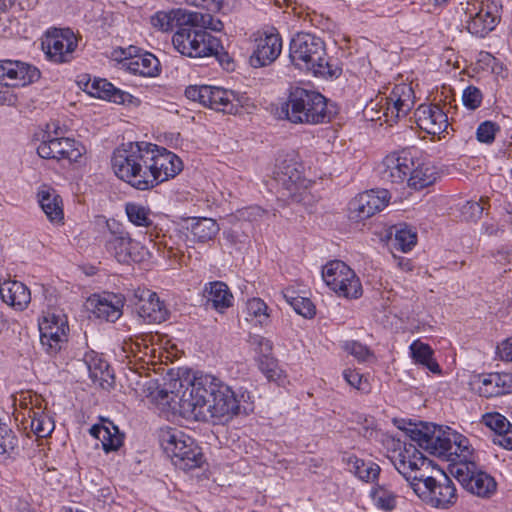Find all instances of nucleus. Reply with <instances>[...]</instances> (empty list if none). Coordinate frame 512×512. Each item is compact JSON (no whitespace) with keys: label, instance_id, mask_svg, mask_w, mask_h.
Here are the masks:
<instances>
[{"label":"nucleus","instance_id":"obj_1","mask_svg":"<svg viewBox=\"0 0 512 512\" xmlns=\"http://www.w3.org/2000/svg\"><path fill=\"white\" fill-rule=\"evenodd\" d=\"M111 161L115 175L139 191L151 190L183 169L176 154L147 142L122 144Z\"/></svg>","mask_w":512,"mask_h":512},{"label":"nucleus","instance_id":"obj_2","mask_svg":"<svg viewBox=\"0 0 512 512\" xmlns=\"http://www.w3.org/2000/svg\"><path fill=\"white\" fill-rule=\"evenodd\" d=\"M162 399L176 409L180 415L188 420L208 421L209 419H222L240 413V402L234 391L220 379L212 375L195 377L181 392L168 393L160 391Z\"/></svg>","mask_w":512,"mask_h":512},{"label":"nucleus","instance_id":"obj_3","mask_svg":"<svg viewBox=\"0 0 512 512\" xmlns=\"http://www.w3.org/2000/svg\"><path fill=\"white\" fill-rule=\"evenodd\" d=\"M391 461L425 503L447 509L456 502V488L452 480L440 469H437L439 479L430 475V470L435 469L433 461L426 458L414 444L405 443L403 449L391 457Z\"/></svg>","mask_w":512,"mask_h":512},{"label":"nucleus","instance_id":"obj_4","mask_svg":"<svg viewBox=\"0 0 512 512\" xmlns=\"http://www.w3.org/2000/svg\"><path fill=\"white\" fill-rule=\"evenodd\" d=\"M320 93L299 86H290L286 100L274 110L277 118L293 124H317L320 122Z\"/></svg>","mask_w":512,"mask_h":512},{"label":"nucleus","instance_id":"obj_5","mask_svg":"<svg viewBox=\"0 0 512 512\" xmlns=\"http://www.w3.org/2000/svg\"><path fill=\"white\" fill-rule=\"evenodd\" d=\"M159 440L166 455L175 467L191 470L203 463V454L194 439L177 428L160 431Z\"/></svg>","mask_w":512,"mask_h":512},{"label":"nucleus","instance_id":"obj_6","mask_svg":"<svg viewBox=\"0 0 512 512\" xmlns=\"http://www.w3.org/2000/svg\"><path fill=\"white\" fill-rule=\"evenodd\" d=\"M273 173L278 192L283 199L294 202L305 201L307 190L312 182L303 177L302 165L293 153L281 157Z\"/></svg>","mask_w":512,"mask_h":512},{"label":"nucleus","instance_id":"obj_7","mask_svg":"<svg viewBox=\"0 0 512 512\" xmlns=\"http://www.w3.org/2000/svg\"><path fill=\"white\" fill-rule=\"evenodd\" d=\"M177 29L172 42L175 49L184 56L201 58L219 55L223 47L219 40L196 26L172 25L168 31Z\"/></svg>","mask_w":512,"mask_h":512},{"label":"nucleus","instance_id":"obj_8","mask_svg":"<svg viewBox=\"0 0 512 512\" xmlns=\"http://www.w3.org/2000/svg\"><path fill=\"white\" fill-rule=\"evenodd\" d=\"M151 23L164 32H167L172 25L196 26L204 31L210 29L215 32H220L224 28L223 22L209 13L194 12L183 8L159 11L151 18Z\"/></svg>","mask_w":512,"mask_h":512},{"label":"nucleus","instance_id":"obj_9","mask_svg":"<svg viewBox=\"0 0 512 512\" xmlns=\"http://www.w3.org/2000/svg\"><path fill=\"white\" fill-rule=\"evenodd\" d=\"M322 280L338 297L358 299L363 289L356 273L343 261L333 260L322 267Z\"/></svg>","mask_w":512,"mask_h":512},{"label":"nucleus","instance_id":"obj_10","mask_svg":"<svg viewBox=\"0 0 512 512\" xmlns=\"http://www.w3.org/2000/svg\"><path fill=\"white\" fill-rule=\"evenodd\" d=\"M449 471L465 490L476 496L487 498L496 491L495 480L487 473L478 470L474 461L450 464Z\"/></svg>","mask_w":512,"mask_h":512},{"label":"nucleus","instance_id":"obj_11","mask_svg":"<svg viewBox=\"0 0 512 512\" xmlns=\"http://www.w3.org/2000/svg\"><path fill=\"white\" fill-rule=\"evenodd\" d=\"M410 439L431 455L451 460V433L436 425L421 424L409 430Z\"/></svg>","mask_w":512,"mask_h":512},{"label":"nucleus","instance_id":"obj_12","mask_svg":"<svg viewBox=\"0 0 512 512\" xmlns=\"http://www.w3.org/2000/svg\"><path fill=\"white\" fill-rule=\"evenodd\" d=\"M69 330L67 316L62 312L48 311L39 322L40 343L47 354L56 355L67 341Z\"/></svg>","mask_w":512,"mask_h":512},{"label":"nucleus","instance_id":"obj_13","mask_svg":"<svg viewBox=\"0 0 512 512\" xmlns=\"http://www.w3.org/2000/svg\"><path fill=\"white\" fill-rule=\"evenodd\" d=\"M317 38L308 33L297 34L290 43V58L299 69L311 72L313 76L320 73V53Z\"/></svg>","mask_w":512,"mask_h":512},{"label":"nucleus","instance_id":"obj_14","mask_svg":"<svg viewBox=\"0 0 512 512\" xmlns=\"http://www.w3.org/2000/svg\"><path fill=\"white\" fill-rule=\"evenodd\" d=\"M281 50L282 40L275 28L258 32L250 64L254 68L268 66L279 57Z\"/></svg>","mask_w":512,"mask_h":512},{"label":"nucleus","instance_id":"obj_15","mask_svg":"<svg viewBox=\"0 0 512 512\" xmlns=\"http://www.w3.org/2000/svg\"><path fill=\"white\" fill-rule=\"evenodd\" d=\"M501 0H482L479 10L467 21L466 28L472 35L485 37L501 19Z\"/></svg>","mask_w":512,"mask_h":512},{"label":"nucleus","instance_id":"obj_16","mask_svg":"<svg viewBox=\"0 0 512 512\" xmlns=\"http://www.w3.org/2000/svg\"><path fill=\"white\" fill-rule=\"evenodd\" d=\"M412 151L402 150L387 155L379 165V175L383 181L391 183H403L410 177L414 166Z\"/></svg>","mask_w":512,"mask_h":512},{"label":"nucleus","instance_id":"obj_17","mask_svg":"<svg viewBox=\"0 0 512 512\" xmlns=\"http://www.w3.org/2000/svg\"><path fill=\"white\" fill-rule=\"evenodd\" d=\"M85 152V147L71 138H49L37 148L41 158L77 162Z\"/></svg>","mask_w":512,"mask_h":512},{"label":"nucleus","instance_id":"obj_18","mask_svg":"<svg viewBox=\"0 0 512 512\" xmlns=\"http://www.w3.org/2000/svg\"><path fill=\"white\" fill-rule=\"evenodd\" d=\"M389 198V192L386 189L363 192L349 203L350 217L356 220L368 219L383 210L387 206Z\"/></svg>","mask_w":512,"mask_h":512},{"label":"nucleus","instance_id":"obj_19","mask_svg":"<svg viewBox=\"0 0 512 512\" xmlns=\"http://www.w3.org/2000/svg\"><path fill=\"white\" fill-rule=\"evenodd\" d=\"M39 78L40 71L35 66L17 60H0V82L6 86H25Z\"/></svg>","mask_w":512,"mask_h":512},{"label":"nucleus","instance_id":"obj_20","mask_svg":"<svg viewBox=\"0 0 512 512\" xmlns=\"http://www.w3.org/2000/svg\"><path fill=\"white\" fill-rule=\"evenodd\" d=\"M411 88L407 85H396L388 97L381 96L380 102L383 108L380 112L384 116V123L392 126L400 117L409 112Z\"/></svg>","mask_w":512,"mask_h":512},{"label":"nucleus","instance_id":"obj_21","mask_svg":"<svg viewBox=\"0 0 512 512\" xmlns=\"http://www.w3.org/2000/svg\"><path fill=\"white\" fill-rule=\"evenodd\" d=\"M473 389L482 397L491 398L512 393V373H487L474 377Z\"/></svg>","mask_w":512,"mask_h":512},{"label":"nucleus","instance_id":"obj_22","mask_svg":"<svg viewBox=\"0 0 512 512\" xmlns=\"http://www.w3.org/2000/svg\"><path fill=\"white\" fill-rule=\"evenodd\" d=\"M46 56L55 63L69 62L77 47V40L73 33L56 32L48 34L42 42Z\"/></svg>","mask_w":512,"mask_h":512},{"label":"nucleus","instance_id":"obj_23","mask_svg":"<svg viewBox=\"0 0 512 512\" xmlns=\"http://www.w3.org/2000/svg\"><path fill=\"white\" fill-rule=\"evenodd\" d=\"M134 299L137 313L145 322L161 323L167 319L168 311L155 292L149 289H138Z\"/></svg>","mask_w":512,"mask_h":512},{"label":"nucleus","instance_id":"obj_24","mask_svg":"<svg viewBox=\"0 0 512 512\" xmlns=\"http://www.w3.org/2000/svg\"><path fill=\"white\" fill-rule=\"evenodd\" d=\"M140 243L133 240L129 233L124 231L110 232L105 241L106 251L115 257L119 263L141 262L144 253L131 251L132 247H139Z\"/></svg>","mask_w":512,"mask_h":512},{"label":"nucleus","instance_id":"obj_25","mask_svg":"<svg viewBox=\"0 0 512 512\" xmlns=\"http://www.w3.org/2000/svg\"><path fill=\"white\" fill-rule=\"evenodd\" d=\"M245 98L238 93L221 87L208 86L204 106L227 114H236L243 107Z\"/></svg>","mask_w":512,"mask_h":512},{"label":"nucleus","instance_id":"obj_26","mask_svg":"<svg viewBox=\"0 0 512 512\" xmlns=\"http://www.w3.org/2000/svg\"><path fill=\"white\" fill-rule=\"evenodd\" d=\"M416 117L419 127L428 134L439 135L449 126L447 114L439 104L420 105Z\"/></svg>","mask_w":512,"mask_h":512},{"label":"nucleus","instance_id":"obj_27","mask_svg":"<svg viewBox=\"0 0 512 512\" xmlns=\"http://www.w3.org/2000/svg\"><path fill=\"white\" fill-rule=\"evenodd\" d=\"M203 296L206 299V306L219 313H224L233 304V295L227 284L222 281L207 283L203 290Z\"/></svg>","mask_w":512,"mask_h":512},{"label":"nucleus","instance_id":"obj_28","mask_svg":"<svg viewBox=\"0 0 512 512\" xmlns=\"http://www.w3.org/2000/svg\"><path fill=\"white\" fill-rule=\"evenodd\" d=\"M483 422L492 430L494 444L512 450V425L503 415L499 413L485 414Z\"/></svg>","mask_w":512,"mask_h":512},{"label":"nucleus","instance_id":"obj_29","mask_svg":"<svg viewBox=\"0 0 512 512\" xmlns=\"http://www.w3.org/2000/svg\"><path fill=\"white\" fill-rule=\"evenodd\" d=\"M90 434L101 442L106 453L117 451L123 444L124 435L110 420H102L90 428Z\"/></svg>","mask_w":512,"mask_h":512},{"label":"nucleus","instance_id":"obj_30","mask_svg":"<svg viewBox=\"0 0 512 512\" xmlns=\"http://www.w3.org/2000/svg\"><path fill=\"white\" fill-rule=\"evenodd\" d=\"M0 295L3 302L19 311H23L31 301L28 287L15 280L1 283Z\"/></svg>","mask_w":512,"mask_h":512},{"label":"nucleus","instance_id":"obj_31","mask_svg":"<svg viewBox=\"0 0 512 512\" xmlns=\"http://www.w3.org/2000/svg\"><path fill=\"white\" fill-rule=\"evenodd\" d=\"M85 91L94 97L105 99L117 104H124L130 102L132 96L118 88L106 79H90L85 83Z\"/></svg>","mask_w":512,"mask_h":512},{"label":"nucleus","instance_id":"obj_32","mask_svg":"<svg viewBox=\"0 0 512 512\" xmlns=\"http://www.w3.org/2000/svg\"><path fill=\"white\" fill-rule=\"evenodd\" d=\"M438 177L437 168L430 162L414 157V166L411 169L407 184L414 190H421L435 183Z\"/></svg>","mask_w":512,"mask_h":512},{"label":"nucleus","instance_id":"obj_33","mask_svg":"<svg viewBox=\"0 0 512 512\" xmlns=\"http://www.w3.org/2000/svg\"><path fill=\"white\" fill-rule=\"evenodd\" d=\"M342 461L347 469L362 481L372 483L380 475L381 468L378 464L372 461L365 462L351 453H344Z\"/></svg>","mask_w":512,"mask_h":512},{"label":"nucleus","instance_id":"obj_34","mask_svg":"<svg viewBox=\"0 0 512 512\" xmlns=\"http://www.w3.org/2000/svg\"><path fill=\"white\" fill-rule=\"evenodd\" d=\"M123 66L131 73L145 77H155L160 71L159 60L148 52L126 58Z\"/></svg>","mask_w":512,"mask_h":512},{"label":"nucleus","instance_id":"obj_35","mask_svg":"<svg viewBox=\"0 0 512 512\" xmlns=\"http://www.w3.org/2000/svg\"><path fill=\"white\" fill-rule=\"evenodd\" d=\"M38 202L51 222L58 223L63 220L62 199L54 189L42 187L38 192Z\"/></svg>","mask_w":512,"mask_h":512},{"label":"nucleus","instance_id":"obj_36","mask_svg":"<svg viewBox=\"0 0 512 512\" xmlns=\"http://www.w3.org/2000/svg\"><path fill=\"white\" fill-rule=\"evenodd\" d=\"M192 235V241L196 243L206 244L213 241L220 231V227L216 220L207 217L193 218L188 227Z\"/></svg>","mask_w":512,"mask_h":512},{"label":"nucleus","instance_id":"obj_37","mask_svg":"<svg viewBox=\"0 0 512 512\" xmlns=\"http://www.w3.org/2000/svg\"><path fill=\"white\" fill-rule=\"evenodd\" d=\"M373 505L384 512H392L396 509L398 495L385 484H376L370 491Z\"/></svg>","mask_w":512,"mask_h":512},{"label":"nucleus","instance_id":"obj_38","mask_svg":"<svg viewBox=\"0 0 512 512\" xmlns=\"http://www.w3.org/2000/svg\"><path fill=\"white\" fill-rule=\"evenodd\" d=\"M410 352L415 363L426 367L434 374L441 373V368L433 357L434 351L428 344L416 340L410 345Z\"/></svg>","mask_w":512,"mask_h":512},{"label":"nucleus","instance_id":"obj_39","mask_svg":"<svg viewBox=\"0 0 512 512\" xmlns=\"http://www.w3.org/2000/svg\"><path fill=\"white\" fill-rule=\"evenodd\" d=\"M92 312L95 317L108 321H116L122 314L119 306L112 303L105 297L94 296L89 300Z\"/></svg>","mask_w":512,"mask_h":512},{"label":"nucleus","instance_id":"obj_40","mask_svg":"<svg viewBox=\"0 0 512 512\" xmlns=\"http://www.w3.org/2000/svg\"><path fill=\"white\" fill-rule=\"evenodd\" d=\"M27 416L30 419L31 430L38 437L45 438L53 432L55 428L54 421L43 411H35L31 408L28 410Z\"/></svg>","mask_w":512,"mask_h":512},{"label":"nucleus","instance_id":"obj_41","mask_svg":"<svg viewBox=\"0 0 512 512\" xmlns=\"http://www.w3.org/2000/svg\"><path fill=\"white\" fill-rule=\"evenodd\" d=\"M125 212L128 220L136 226L150 227L153 224L150 218L151 210L149 207L136 202H127Z\"/></svg>","mask_w":512,"mask_h":512},{"label":"nucleus","instance_id":"obj_42","mask_svg":"<svg viewBox=\"0 0 512 512\" xmlns=\"http://www.w3.org/2000/svg\"><path fill=\"white\" fill-rule=\"evenodd\" d=\"M247 313L261 326L270 323V308L261 298L249 299L246 303Z\"/></svg>","mask_w":512,"mask_h":512},{"label":"nucleus","instance_id":"obj_43","mask_svg":"<svg viewBox=\"0 0 512 512\" xmlns=\"http://www.w3.org/2000/svg\"><path fill=\"white\" fill-rule=\"evenodd\" d=\"M453 439L451 438V464L461 461H471L469 457L471 456L469 441L466 437L459 434H451Z\"/></svg>","mask_w":512,"mask_h":512},{"label":"nucleus","instance_id":"obj_44","mask_svg":"<svg viewBox=\"0 0 512 512\" xmlns=\"http://www.w3.org/2000/svg\"><path fill=\"white\" fill-rule=\"evenodd\" d=\"M90 378L94 382H99V384L104 387V383H107L108 386H111L113 383V376L109 371V365L106 361L102 359H94L88 364Z\"/></svg>","mask_w":512,"mask_h":512},{"label":"nucleus","instance_id":"obj_45","mask_svg":"<svg viewBox=\"0 0 512 512\" xmlns=\"http://www.w3.org/2000/svg\"><path fill=\"white\" fill-rule=\"evenodd\" d=\"M489 207L488 197H480L478 201H466L460 208V213L465 221H477L481 218L484 210Z\"/></svg>","mask_w":512,"mask_h":512},{"label":"nucleus","instance_id":"obj_46","mask_svg":"<svg viewBox=\"0 0 512 512\" xmlns=\"http://www.w3.org/2000/svg\"><path fill=\"white\" fill-rule=\"evenodd\" d=\"M395 245L400 248L401 251H410L417 242V235L407 225L395 226Z\"/></svg>","mask_w":512,"mask_h":512},{"label":"nucleus","instance_id":"obj_47","mask_svg":"<svg viewBox=\"0 0 512 512\" xmlns=\"http://www.w3.org/2000/svg\"><path fill=\"white\" fill-rule=\"evenodd\" d=\"M185 2L207 11L226 13L234 7L236 0H185Z\"/></svg>","mask_w":512,"mask_h":512},{"label":"nucleus","instance_id":"obj_48","mask_svg":"<svg viewBox=\"0 0 512 512\" xmlns=\"http://www.w3.org/2000/svg\"><path fill=\"white\" fill-rule=\"evenodd\" d=\"M18 446V439L7 424H0V457L5 458L11 454Z\"/></svg>","mask_w":512,"mask_h":512},{"label":"nucleus","instance_id":"obj_49","mask_svg":"<svg viewBox=\"0 0 512 512\" xmlns=\"http://www.w3.org/2000/svg\"><path fill=\"white\" fill-rule=\"evenodd\" d=\"M339 112L338 104L322 95V126L341 122Z\"/></svg>","mask_w":512,"mask_h":512},{"label":"nucleus","instance_id":"obj_50","mask_svg":"<svg viewBox=\"0 0 512 512\" xmlns=\"http://www.w3.org/2000/svg\"><path fill=\"white\" fill-rule=\"evenodd\" d=\"M499 130L496 123L485 121L479 125L476 131L477 140L482 143L490 144L495 139V134Z\"/></svg>","mask_w":512,"mask_h":512},{"label":"nucleus","instance_id":"obj_51","mask_svg":"<svg viewBox=\"0 0 512 512\" xmlns=\"http://www.w3.org/2000/svg\"><path fill=\"white\" fill-rule=\"evenodd\" d=\"M380 102V97H377L374 100H371L365 106L363 110L364 117L372 122H380V125L384 123V116L382 112H380L383 108V105Z\"/></svg>","mask_w":512,"mask_h":512},{"label":"nucleus","instance_id":"obj_52","mask_svg":"<svg viewBox=\"0 0 512 512\" xmlns=\"http://www.w3.org/2000/svg\"><path fill=\"white\" fill-rule=\"evenodd\" d=\"M345 350L353 355L359 361H368L373 356L370 349L357 341L346 342L344 346Z\"/></svg>","mask_w":512,"mask_h":512},{"label":"nucleus","instance_id":"obj_53","mask_svg":"<svg viewBox=\"0 0 512 512\" xmlns=\"http://www.w3.org/2000/svg\"><path fill=\"white\" fill-rule=\"evenodd\" d=\"M462 100L467 108L475 110L481 105L482 93L478 88L469 86L463 91Z\"/></svg>","mask_w":512,"mask_h":512},{"label":"nucleus","instance_id":"obj_54","mask_svg":"<svg viewBox=\"0 0 512 512\" xmlns=\"http://www.w3.org/2000/svg\"><path fill=\"white\" fill-rule=\"evenodd\" d=\"M292 307L299 315L305 318H311L316 314L315 306L307 298L301 297L300 299H296V301H292Z\"/></svg>","mask_w":512,"mask_h":512},{"label":"nucleus","instance_id":"obj_55","mask_svg":"<svg viewBox=\"0 0 512 512\" xmlns=\"http://www.w3.org/2000/svg\"><path fill=\"white\" fill-rule=\"evenodd\" d=\"M343 377L350 386L360 391H367L368 384L362 374L354 370L347 369L343 372Z\"/></svg>","mask_w":512,"mask_h":512},{"label":"nucleus","instance_id":"obj_56","mask_svg":"<svg viewBox=\"0 0 512 512\" xmlns=\"http://www.w3.org/2000/svg\"><path fill=\"white\" fill-rule=\"evenodd\" d=\"M148 337L149 336H145V337H141V339L137 338L135 341L130 340V341L124 342L123 350L125 352H131L135 356L138 352L139 353L143 352L144 355H147L148 350H149V345L146 343V341H147Z\"/></svg>","mask_w":512,"mask_h":512},{"label":"nucleus","instance_id":"obj_57","mask_svg":"<svg viewBox=\"0 0 512 512\" xmlns=\"http://www.w3.org/2000/svg\"><path fill=\"white\" fill-rule=\"evenodd\" d=\"M342 75V67L338 60L329 59L325 66L322 65V77L328 80H334Z\"/></svg>","mask_w":512,"mask_h":512},{"label":"nucleus","instance_id":"obj_58","mask_svg":"<svg viewBox=\"0 0 512 512\" xmlns=\"http://www.w3.org/2000/svg\"><path fill=\"white\" fill-rule=\"evenodd\" d=\"M208 95V86H189L185 89V96L192 100L198 101L202 105L205 104L206 96Z\"/></svg>","mask_w":512,"mask_h":512},{"label":"nucleus","instance_id":"obj_59","mask_svg":"<svg viewBox=\"0 0 512 512\" xmlns=\"http://www.w3.org/2000/svg\"><path fill=\"white\" fill-rule=\"evenodd\" d=\"M341 127V122L333 123L327 127L322 126V138L327 139V150L333 151L335 141L338 138V130Z\"/></svg>","mask_w":512,"mask_h":512},{"label":"nucleus","instance_id":"obj_60","mask_svg":"<svg viewBox=\"0 0 512 512\" xmlns=\"http://www.w3.org/2000/svg\"><path fill=\"white\" fill-rule=\"evenodd\" d=\"M260 370L266 375L267 379L270 381H275L278 377V371L276 369V364L273 359L269 357H265V360H260L259 363Z\"/></svg>","mask_w":512,"mask_h":512},{"label":"nucleus","instance_id":"obj_61","mask_svg":"<svg viewBox=\"0 0 512 512\" xmlns=\"http://www.w3.org/2000/svg\"><path fill=\"white\" fill-rule=\"evenodd\" d=\"M252 343L257 346L259 353L262 354L264 358L269 357L272 353L273 344L269 339L262 336H254Z\"/></svg>","mask_w":512,"mask_h":512},{"label":"nucleus","instance_id":"obj_62","mask_svg":"<svg viewBox=\"0 0 512 512\" xmlns=\"http://www.w3.org/2000/svg\"><path fill=\"white\" fill-rule=\"evenodd\" d=\"M498 354L504 361H512V337L507 338L498 346Z\"/></svg>","mask_w":512,"mask_h":512},{"label":"nucleus","instance_id":"obj_63","mask_svg":"<svg viewBox=\"0 0 512 512\" xmlns=\"http://www.w3.org/2000/svg\"><path fill=\"white\" fill-rule=\"evenodd\" d=\"M294 291L292 289H285L283 291V297L286 299V301L292 306V301H296V299H300L301 297H295L293 296Z\"/></svg>","mask_w":512,"mask_h":512},{"label":"nucleus","instance_id":"obj_64","mask_svg":"<svg viewBox=\"0 0 512 512\" xmlns=\"http://www.w3.org/2000/svg\"><path fill=\"white\" fill-rule=\"evenodd\" d=\"M12 5V0H0V13L5 12Z\"/></svg>","mask_w":512,"mask_h":512}]
</instances>
